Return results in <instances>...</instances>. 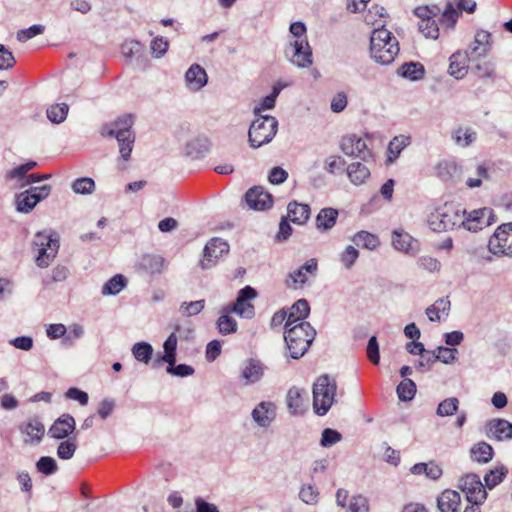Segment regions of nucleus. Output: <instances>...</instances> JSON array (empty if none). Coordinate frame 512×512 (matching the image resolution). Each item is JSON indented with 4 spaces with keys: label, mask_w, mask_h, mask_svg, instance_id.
<instances>
[{
    "label": "nucleus",
    "mask_w": 512,
    "mask_h": 512,
    "mask_svg": "<svg viewBox=\"0 0 512 512\" xmlns=\"http://www.w3.org/2000/svg\"><path fill=\"white\" fill-rule=\"evenodd\" d=\"M399 53V43L392 33L380 27L374 29L370 37V54L381 65L391 64Z\"/></svg>",
    "instance_id": "f257e3e1"
},
{
    "label": "nucleus",
    "mask_w": 512,
    "mask_h": 512,
    "mask_svg": "<svg viewBox=\"0 0 512 512\" xmlns=\"http://www.w3.org/2000/svg\"><path fill=\"white\" fill-rule=\"evenodd\" d=\"M315 336L316 330L309 322H299L285 327L284 339L290 357L293 359L301 358L308 351Z\"/></svg>",
    "instance_id": "f03ea898"
},
{
    "label": "nucleus",
    "mask_w": 512,
    "mask_h": 512,
    "mask_svg": "<svg viewBox=\"0 0 512 512\" xmlns=\"http://www.w3.org/2000/svg\"><path fill=\"white\" fill-rule=\"evenodd\" d=\"M133 125V115L127 114L119 117L113 123L103 127L102 134L108 137H115L119 144L121 157L127 161L130 158L135 135L131 131Z\"/></svg>",
    "instance_id": "7ed1b4c3"
},
{
    "label": "nucleus",
    "mask_w": 512,
    "mask_h": 512,
    "mask_svg": "<svg viewBox=\"0 0 512 512\" xmlns=\"http://www.w3.org/2000/svg\"><path fill=\"white\" fill-rule=\"evenodd\" d=\"M336 390V381L329 375L324 374L317 378L312 391L313 409L317 415L323 416L329 411L335 402Z\"/></svg>",
    "instance_id": "20e7f679"
},
{
    "label": "nucleus",
    "mask_w": 512,
    "mask_h": 512,
    "mask_svg": "<svg viewBox=\"0 0 512 512\" xmlns=\"http://www.w3.org/2000/svg\"><path fill=\"white\" fill-rule=\"evenodd\" d=\"M463 213L460 207L445 203L433 212L428 220L430 228L435 232H444L462 227Z\"/></svg>",
    "instance_id": "39448f33"
},
{
    "label": "nucleus",
    "mask_w": 512,
    "mask_h": 512,
    "mask_svg": "<svg viewBox=\"0 0 512 512\" xmlns=\"http://www.w3.org/2000/svg\"><path fill=\"white\" fill-rule=\"evenodd\" d=\"M256 117L248 131V141L252 148L270 143L278 129V121L275 117L270 115Z\"/></svg>",
    "instance_id": "423d86ee"
},
{
    "label": "nucleus",
    "mask_w": 512,
    "mask_h": 512,
    "mask_svg": "<svg viewBox=\"0 0 512 512\" xmlns=\"http://www.w3.org/2000/svg\"><path fill=\"white\" fill-rule=\"evenodd\" d=\"M458 488L472 505L480 506L487 498V492L478 475L470 473L459 479Z\"/></svg>",
    "instance_id": "0eeeda50"
},
{
    "label": "nucleus",
    "mask_w": 512,
    "mask_h": 512,
    "mask_svg": "<svg viewBox=\"0 0 512 512\" xmlns=\"http://www.w3.org/2000/svg\"><path fill=\"white\" fill-rule=\"evenodd\" d=\"M489 251L497 256L512 257V222L500 225L488 242Z\"/></svg>",
    "instance_id": "6e6552de"
},
{
    "label": "nucleus",
    "mask_w": 512,
    "mask_h": 512,
    "mask_svg": "<svg viewBox=\"0 0 512 512\" xmlns=\"http://www.w3.org/2000/svg\"><path fill=\"white\" fill-rule=\"evenodd\" d=\"M51 192V186L46 184L42 186L31 187L15 197L16 209L21 213H29L43 199L47 198Z\"/></svg>",
    "instance_id": "1a4fd4ad"
},
{
    "label": "nucleus",
    "mask_w": 512,
    "mask_h": 512,
    "mask_svg": "<svg viewBox=\"0 0 512 512\" xmlns=\"http://www.w3.org/2000/svg\"><path fill=\"white\" fill-rule=\"evenodd\" d=\"M257 296L256 290L251 286H245L237 295L235 302L228 307L223 308V312L235 313L240 317L250 319L254 316V306L250 303Z\"/></svg>",
    "instance_id": "9d476101"
},
{
    "label": "nucleus",
    "mask_w": 512,
    "mask_h": 512,
    "mask_svg": "<svg viewBox=\"0 0 512 512\" xmlns=\"http://www.w3.org/2000/svg\"><path fill=\"white\" fill-rule=\"evenodd\" d=\"M285 54L290 62L297 67L306 68L312 63V50L307 39H295L285 49Z\"/></svg>",
    "instance_id": "9b49d317"
},
{
    "label": "nucleus",
    "mask_w": 512,
    "mask_h": 512,
    "mask_svg": "<svg viewBox=\"0 0 512 512\" xmlns=\"http://www.w3.org/2000/svg\"><path fill=\"white\" fill-rule=\"evenodd\" d=\"M340 149L345 155L359 158L362 161H368L372 158V152L368 149L366 142L356 134L342 137Z\"/></svg>",
    "instance_id": "f8f14e48"
},
{
    "label": "nucleus",
    "mask_w": 512,
    "mask_h": 512,
    "mask_svg": "<svg viewBox=\"0 0 512 512\" xmlns=\"http://www.w3.org/2000/svg\"><path fill=\"white\" fill-rule=\"evenodd\" d=\"M495 222V216L493 210L488 207L473 210L463 213V224L462 227L471 232H477Z\"/></svg>",
    "instance_id": "ddd939ff"
},
{
    "label": "nucleus",
    "mask_w": 512,
    "mask_h": 512,
    "mask_svg": "<svg viewBox=\"0 0 512 512\" xmlns=\"http://www.w3.org/2000/svg\"><path fill=\"white\" fill-rule=\"evenodd\" d=\"M266 369L259 359L248 358L240 366L239 378L245 386L254 385L262 380Z\"/></svg>",
    "instance_id": "4468645a"
},
{
    "label": "nucleus",
    "mask_w": 512,
    "mask_h": 512,
    "mask_svg": "<svg viewBox=\"0 0 512 512\" xmlns=\"http://www.w3.org/2000/svg\"><path fill=\"white\" fill-rule=\"evenodd\" d=\"M229 252V245L221 238H212L204 247L203 259L200 264L203 269L214 266L218 259Z\"/></svg>",
    "instance_id": "2eb2a0df"
},
{
    "label": "nucleus",
    "mask_w": 512,
    "mask_h": 512,
    "mask_svg": "<svg viewBox=\"0 0 512 512\" xmlns=\"http://www.w3.org/2000/svg\"><path fill=\"white\" fill-rule=\"evenodd\" d=\"M457 9L452 2H447L444 11L442 12L440 21L449 28H454L460 11L473 13L476 9V2L474 0H455Z\"/></svg>",
    "instance_id": "dca6fc26"
},
{
    "label": "nucleus",
    "mask_w": 512,
    "mask_h": 512,
    "mask_svg": "<svg viewBox=\"0 0 512 512\" xmlns=\"http://www.w3.org/2000/svg\"><path fill=\"white\" fill-rule=\"evenodd\" d=\"M277 406L272 401H261L251 412L253 421L261 428H267L276 419Z\"/></svg>",
    "instance_id": "f3484780"
},
{
    "label": "nucleus",
    "mask_w": 512,
    "mask_h": 512,
    "mask_svg": "<svg viewBox=\"0 0 512 512\" xmlns=\"http://www.w3.org/2000/svg\"><path fill=\"white\" fill-rule=\"evenodd\" d=\"M247 205L258 211L269 209L273 204L272 195L261 186H254L245 193Z\"/></svg>",
    "instance_id": "a211bd4d"
},
{
    "label": "nucleus",
    "mask_w": 512,
    "mask_h": 512,
    "mask_svg": "<svg viewBox=\"0 0 512 512\" xmlns=\"http://www.w3.org/2000/svg\"><path fill=\"white\" fill-rule=\"evenodd\" d=\"M318 270V263L315 258L306 261L301 267L291 272L285 283L288 287L297 289L307 282V274L315 275Z\"/></svg>",
    "instance_id": "6ab92c4d"
},
{
    "label": "nucleus",
    "mask_w": 512,
    "mask_h": 512,
    "mask_svg": "<svg viewBox=\"0 0 512 512\" xmlns=\"http://www.w3.org/2000/svg\"><path fill=\"white\" fill-rule=\"evenodd\" d=\"M75 419L70 414L57 418L48 430V435L54 439H65L75 430Z\"/></svg>",
    "instance_id": "aec40b11"
},
{
    "label": "nucleus",
    "mask_w": 512,
    "mask_h": 512,
    "mask_svg": "<svg viewBox=\"0 0 512 512\" xmlns=\"http://www.w3.org/2000/svg\"><path fill=\"white\" fill-rule=\"evenodd\" d=\"M392 245L405 254L415 255L419 251V242L404 230L393 231Z\"/></svg>",
    "instance_id": "412c9836"
},
{
    "label": "nucleus",
    "mask_w": 512,
    "mask_h": 512,
    "mask_svg": "<svg viewBox=\"0 0 512 512\" xmlns=\"http://www.w3.org/2000/svg\"><path fill=\"white\" fill-rule=\"evenodd\" d=\"M306 392L298 387H291L286 395V405L291 415H302L306 410Z\"/></svg>",
    "instance_id": "4be33fe9"
},
{
    "label": "nucleus",
    "mask_w": 512,
    "mask_h": 512,
    "mask_svg": "<svg viewBox=\"0 0 512 512\" xmlns=\"http://www.w3.org/2000/svg\"><path fill=\"white\" fill-rule=\"evenodd\" d=\"M490 38L491 34L488 31H477L474 37V41L469 47V57L472 59L485 57L491 47Z\"/></svg>",
    "instance_id": "5701e85b"
},
{
    "label": "nucleus",
    "mask_w": 512,
    "mask_h": 512,
    "mask_svg": "<svg viewBox=\"0 0 512 512\" xmlns=\"http://www.w3.org/2000/svg\"><path fill=\"white\" fill-rule=\"evenodd\" d=\"M487 436L498 441L512 438V423L505 419H494L487 424Z\"/></svg>",
    "instance_id": "b1692460"
},
{
    "label": "nucleus",
    "mask_w": 512,
    "mask_h": 512,
    "mask_svg": "<svg viewBox=\"0 0 512 512\" xmlns=\"http://www.w3.org/2000/svg\"><path fill=\"white\" fill-rule=\"evenodd\" d=\"M470 57L467 51H456L450 56L448 72L455 79H462L468 71V61Z\"/></svg>",
    "instance_id": "393cba45"
},
{
    "label": "nucleus",
    "mask_w": 512,
    "mask_h": 512,
    "mask_svg": "<svg viewBox=\"0 0 512 512\" xmlns=\"http://www.w3.org/2000/svg\"><path fill=\"white\" fill-rule=\"evenodd\" d=\"M185 81L190 90L198 91L207 84L208 76L204 68L193 64L185 74Z\"/></svg>",
    "instance_id": "a878e982"
},
{
    "label": "nucleus",
    "mask_w": 512,
    "mask_h": 512,
    "mask_svg": "<svg viewBox=\"0 0 512 512\" xmlns=\"http://www.w3.org/2000/svg\"><path fill=\"white\" fill-rule=\"evenodd\" d=\"M461 496L455 490L447 489L437 498V506L440 512H459Z\"/></svg>",
    "instance_id": "bb28decb"
},
{
    "label": "nucleus",
    "mask_w": 512,
    "mask_h": 512,
    "mask_svg": "<svg viewBox=\"0 0 512 512\" xmlns=\"http://www.w3.org/2000/svg\"><path fill=\"white\" fill-rule=\"evenodd\" d=\"M310 207L308 204L290 202L287 206V217L295 224L302 225L307 222L310 217Z\"/></svg>",
    "instance_id": "cd10ccee"
},
{
    "label": "nucleus",
    "mask_w": 512,
    "mask_h": 512,
    "mask_svg": "<svg viewBox=\"0 0 512 512\" xmlns=\"http://www.w3.org/2000/svg\"><path fill=\"white\" fill-rule=\"evenodd\" d=\"M310 307L306 299L297 300L288 313V318L285 327L305 322L304 319L309 315Z\"/></svg>",
    "instance_id": "c85d7f7f"
},
{
    "label": "nucleus",
    "mask_w": 512,
    "mask_h": 512,
    "mask_svg": "<svg viewBox=\"0 0 512 512\" xmlns=\"http://www.w3.org/2000/svg\"><path fill=\"white\" fill-rule=\"evenodd\" d=\"M32 244L36 248L44 247L49 251L55 248V251L58 252L60 247L59 235L56 232L40 231L35 234Z\"/></svg>",
    "instance_id": "c756f323"
},
{
    "label": "nucleus",
    "mask_w": 512,
    "mask_h": 512,
    "mask_svg": "<svg viewBox=\"0 0 512 512\" xmlns=\"http://www.w3.org/2000/svg\"><path fill=\"white\" fill-rule=\"evenodd\" d=\"M451 303L449 299L440 298L434 304L426 308L425 313L431 322H440L441 316L447 317L449 315Z\"/></svg>",
    "instance_id": "7c9ffc66"
},
{
    "label": "nucleus",
    "mask_w": 512,
    "mask_h": 512,
    "mask_svg": "<svg viewBox=\"0 0 512 512\" xmlns=\"http://www.w3.org/2000/svg\"><path fill=\"white\" fill-rule=\"evenodd\" d=\"M338 210L323 208L316 216V227L320 231H328L334 227L338 218Z\"/></svg>",
    "instance_id": "2f4dec72"
},
{
    "label": "nucleus",
    "mask_w": 512,
    "mask_h": 512,
    "mask_svg": "<svg viewBox=\"0 0 512 512\" xmlns=\"http://www.w3.org/2000/svg\"><path fill=\"white\" fill-rule=\"evenodd\" d=\"M347 175L354 185H361L370 176V170L361 162H353L347 167Z\"/></svg>",
    "instance_id": "473e14b6"
},
{
    "label": "nucleus",
    "mask_w": 512,
    "mask_h": 512,
    "mask_svg": "<svg viewBox=\"0 0 512 512\" xmlns=\"http://www.w3.org/2000/svg\"><path fill=\"white\" fill-rule=\"evenodd\" d=\"M397 73L403 78H407L411 81H417L423 78L425 69L419 62H407L398 68Z\"/></svg>",
    "instance_id": "72a5a7b5"
},
{
    "label": "nucleus",
    "mask_w": 512,
    "mask_h": 512,
    "mask_svg": "<svg viewBox=\"0 0 512 512\" xmlns=\"http://www.w3.org/2000/svg\"><path fill=\"white\" fill-rule=\"evenodd\" d=\"M410 471L414 475L424 474L427 478L437 480L442 475V469L434 462L414 464Z\"/></svg>",
    "instance_id": "f704fd0d"
},
{
    "label": "nucleus",
    "mask_w": 512,
    "mask_h": 512,
    "mask_svg": "<svg viewBox=\"0 0 512 512\" xmlns=\"http://www.w3.org/2000/svg\"><path fill=\"white\" fill-rule=\"evenodd\" d=\"M409 144H410V137H408V136L400 135V136L394 137L388 145L387 161L390 163L394 162L399 157L402 150Z\"/></svg>",
    "instance_id": "c9c22d12"
},
{
    "label": "nucleus",
    "mask_w": 512,
    "mask_h": 512,
    "mask_svg": "<svg viewBox=\"0 0 512 512\" xmlns=\"http://www.w3.org/2000/svg\"><path fill=\"white\" fill-rule=\"evenodd\" d=\"M126 286L127 279L122 274H116L103 285L101 293L104 296L117 295Z\"/></svg>",
    "instance_id": "e433bc0d"
},
{
    "label": "nucleus",
    "mask_w": 512,
    "mask_h": 512,
    "mask_svg": "<svg viewBox=\"0 0 512 512\" xmlns=\"http://www.w3.org/2000/svg\"><path fill=\"white\" fill-rule=\"evenodd\" d=\"M164 259L158 255L146 254L139 260V267L151 274L159 273L163 267Z\"/></svg>",
    "instance_id": "4c0bfd02"
},
{
    "label": "nucleus",
    "mask_w": 512,
    "mask_h": 512,
    "mask_svg": "<svg viewBox=\"0 0 512 512\" xmlns=\"http://www.w3.org/2000/svg\"><path fill=\"white\" fill-rule=\"evenodd\" d=\"M476 132L471 128L459 127L452 132V139L456 145L468 147L476 140Z\"/></svg>",
    "instance_id": "58836bf2"
},
{
    "label": "nucleus",
    "mask_w": 512,
    "mask_h": 512,
    "mask_svg": "<svg viewBox=\"0 0 512 512\" xmlns=\"http://www.w3.org/2000/svg\"><path fill=\"white\" fill-rule=\"evenodd\" d=\"M23 432L30 437L29 440H25L26 443L33 441L40 442L44 436L45 428L40 420L32 419L25 425Z\"/></svg>",
    "instance_id": "ea45409f"
},
{
    "label": "nucleus",
    "mask_w": 512,
    "mask_h": 512,
    "mask_svg": "<svg viewBox=\"0 0 512 512\" xmlns=\"http://www.w3.org/2000/svg\"><path fill=\"white\" fill-rule=\"evenodd\" d=\"M472 458L480 463H487L493 457V449L486 442H480L471 449Z\"/></svg>",
    "instance_id": "a19ab883"
},
{
    "label": "nucleus",
    "mask_w": 512,
    "mask_h": 512,
    "mask_svg": "<svg viewBox=\"0 0 512 512\" xmlns=\"http://www.w3.org/2000/svg\"><path fill=\"white\" fill-rule=\"evenodd\" d=\"M352 241L357 246H362L369 250H374L375 248L378 247V245L380 243L379 239L376 235L371 234L367 231H360V232L356 233L353 236Z\"/></svg>",
    "instance_id": "79ce46f5"
},
{
    "label": "nucleus",
    "mask_w": 512,
    "mask_h": 512,
    "mask_svg": "<svg viewBox=\"0 0 512 512\" xmlns=\"http://www.w3.org/2000/svg\"><path fill=\"white\" fill-rule=\"evenodd\" d=\"M207 150H208L207 140L201 139V138H196V139L189 141L185 147L186 154L194 159H197V158H200L201 156H203Z\"/></svg>",
    "instance_id": "37998d69"
},
{
    "label": "nucleus",
    "mask_w": 512,
    "mask_h": 512,
    "mask_svg": "<svg viewBox=\"0 0 512 512\" xmlns=\"http://www.w3.org/2000/svg\"><path fill=\"white\" fill-rule=\"evenodd\" d=\"M164 354L160 357L158 362H176V349H177V336L171 333L163 344Z\"/></svg>",
    "instance_id": "c03bdc74"
},
{
    "label": "nucleus",
    "mask_w": 512,
    "mask_h": 512,
    "mask_svg": "<svg viewBox=\"0 0 512 512\" xmlns=\"http://www.w3.org/2000/svg\"><path fill=\"white\" fill-rule=\"evenodd\" d=\"M397 395L401 401H410L416 393V384L413 380L405 378L397 386Z\"/></svg>",
    "instance_id": "a18cd8bd"
},
{
    "label": "nucleus",
    "mask_w": 512,
    "mask_h": 512,
    "mask_svg": "<svg viewBox=\"0 0 512 512\" xmlns=\"http://www.w3.org/2000/svg\"><path fill=\"white\" fill-rule=\"evenodd\" d=\"M132 354L137 361L147 364L151 360L153 348L147 342H138L134 344Z\"/></svg>",
    "instance_id": "49530a36"
},
{
    "label": "nucleus",
    "mask_w": 512,
    "mask_h": 512,
    "mask_svg": "<svg viewBox=\"0 0 512 512\" xmlns=\"http://www.w3.org/2000/svg\"><path fill=\"white\" fill-rule=\"evenodd\" d=\"M68 111L69 106L67 104H55L47 109V117L51 122L59 124L66 119Z\"/></svg>",
    "instance_id": "de8ad7c7"
},
{
    "label": "nucleus",
    "mask_w": 512,
    "mask_h": 512,
    "mask_svg": "<svg viewBox=\"0 0 512 512\" xmlns=\"http://www.w3.org/2000/svg\"><path fill=\"white\" fill-rule=\"evenodd\" d=\"M459 406V400L456 397H449L439 403L436 414L440 417H447L454 415Z\"/></svg>",
    "instance_id": "09e8293b"
},
{
    "label": "nucleus",
    "mask_w": 512,
    "mask_h": 512,
    "mask_svg": "<svg viewBox=\"0 0 512 512\" xmlns=\"http://www.w3.org/2000/svg\"><path fill=\"white\" fill-rule=\"evenodd\" d=\"M77 449L76 437L62 441L57 448V456L62 460L71 459Z\"/></svg>",
    "instance_id": "8fccbe9b"
},
{
    "label": "nucleus",
    "mask_w": 512,
    "mask_h": 512,
    "mask_svg": "<svg viewBox=\"0 0 512 512\" xmlns=\"http://www.w3.org/2000/svg\"><path fill=\"white\" fill-rule=\"evenodd\" d=\"M71 187H72V190L74 193L87 195V194H91L94 192L95 182L90 177H82V178L76 179L72 183Z\"/></svg>",
    "instance_id": "3c124183"
},
{
    "label": "nucleus",
    "mask_w": 512,
    "mask_h": 512,
    "mask_svg": "<svg viewBox=\"0 0 512 512\" xmlns=\"http://www.w3.org/2000/svg\"><path fill=\"white\" fill-rule=\"evenodd\" d=\"M437 175L443 181H449L453 179V177L458 173L459 169L455 162L453 161H444L437 165L436 167Z\"/></svg>",
    "instance_id": "603ef678"
},
{
    "label": "nucleus",
    "mask_w": 512,
    "mask_h": 512,
    "mask_svg": "<svg viewBox=\"0 0 512 512\" xmlns=\"http://www.w3.org/2000/svg\"><path fill=\"white\" fill-rule=\"evenodd\" d=\"M205 307V300H197L192 302H182L179 307V312L184 317L196 316L202 312Z\"/></svg>",
    "instance_id": "864d4df0"
},
{
    "label": "nucleus",
    "mask_w": 512,
    "mask_h": 512,
    "mask_svg": "<svg viewBox=\"0 0 512 512\" xmlns=\"http://www.w3.org/2000/svg\"><path fill=\"white\" fill-rule=\"evenodd\" d=\"M217 320V328L222 335H228L237 331V322L227 312H223Z\"/></svg>",
    "instance_id": "5fc2aeb1"
},
{
    "label": "nucleus",
    "mask_w": 512,
    "mask_h": 512,
    "mask_svg": "<svg viewBox=\"0 0 512 512\" xmlns=\"http://www.w3.org/2000/svg\"><path fill=\"white\" fill-rule=\"evenodd\" d=\"M36 468L40 473L44 475H52L57 471L58 465L54 458L49 456H42L36 462Z\"/></svg>",
    "instance_id": "6e6d98bb"
},
{
    "label": "nucleus",
    "mask_w": 512,
    "mask_h": 512,
    "mask_svg": "<svg viewBox=\"0 0 512 512\" xmlns=\"http://www.w3.org/2000/svg\"><path fill=\"white\" fill-rule=\"evenodd\" d=\"M299 497L304 503L315 505L318 502L319 491L314 485H303L300 489Z\"/></svg>",
    "instance_id": "4d7b16f0"
},
{
    "label": "nucleus",
    "mask_w": 512,
    "mask_h": 512,
    "mask_svg": "<svg viewBox=\"0 0 512 512\" xmlns=\"http://www.w3.org/2000/svg\"><path fill=\"white\" fill-rule=\"evenodd\" d=\"M419 31L426 37L431 39H437L439 36V27L435 19H429L426 21H419Z\"/></svg>",
    "instance_id": "13d9d810"
},
{
    "label": "nucleus",
    "mask_w": 512,
    "mask_h": 512,
    "mask_svg": "<svg viewBox=\"0 0 512 512\" xmlns=\"http://www.w3.org/2000/svg\"><path fill=\"white\" fill-rule=\"evenodd\" d=\"M37 250L38 255L36 256L35 261L37 266L40 268H47L58 254V252L55 251V248H52V251H49L44 247L37 248Z\"/></svg>",
    "instance_id": "bf43d9fd"
},
{
    "label": "nucleus",
    "mask_w": 512,
    "mask_h": 512,
    "mask_svg": "<svg viewBox=\"0 0 512 512\" xmlns=\"http://www.w3.org/2000/svg\"><path fill=\"white\" fill-rule=\"evenodd\" d=\"M507 470L504 467L490 470L484 477L485 485L488 489L497 486L506 476Z\"/></svg>",
    "instance_id": "052dcab7"
},
{
    "label": "nucleus",
    "mask_w": 512,
    "mask_h": 512,
    "mask_svg": "<svg viewBox=\"0 0 512 512\" xmlns=\"http://www.w3.org/2000/svg\"><path fill=\"white\" fill-rule=\"evenodd\" d=\"M435 351L437 361H441L444 364H452L457 360L458 350L456 348L439 346Z\"/></svg>",
    "instance_id": "680f3d73"
},
{
    "label": "nucleus",
    "mask_w": 512,
    "mask_h": 512,
    "mask_svg": "<svg viewBox=\"0 0 512 512\" xmlns=\"http://www.w3.org/2000/svg\"><path fill=\"white\" fill-rule=\"evenodd\" d=\"M37 166V162L35 161H29L25 164H22L10 171L7 172L6 178L7 179H13L18 178L20 180H23L27 177V173L35 168Z\"/></svg>",
    "instance_id": "e2e57ef3"
},
{
    "label": "nucleus",
    "mask_w": 512,
    "mask_h": 512,
    "mask_svg": "<svg viewBox=\"0 0 512 512\" xmlns=\"http://www.w3.org/2000/svg\"><path fill=\"white\" fill-rule=\"evenodd\" d=\"M168 366L166 368V372L168 374L178 376V377H187L194 374V368L187 364H179L175 365L176 362H167Z\"/></svg>",
    "instance_id": "0e129e2a"
},
{
    "label": "nucleus",
    "mask_w": 512,
    "mask_h": 512,
    "mask_svg": "<svg viewBox=\"0 0 512 512\" xmlns=\"http://www.w3.org/2000/svg\"><path fill=\"white\" fill-rule=\"evenodd\" d=\"M347 512H369L367 498L362 495L351 497Z\"/></svg>",
    "instance_id": "69168bd1"
},
{
    "label": "nucleus",
    "mask_w": 512,
    "mask_h": 512,
    "mask_svg": "<svg viewBox=\"0 0 512 512\" xmlns=\"http://www.w3.org/2000/svg\"><path fill=\"white\" fill-rule=\"evenodd\" d=\"M359 256L358 250L354 246H347L340 255V260L345 268L350 269Z\"/></svg>",
    "instance_id": "338daca9"
},
{
    "label": "nucleus",
    "mask_w": 512,
    "mask_h": 512,
    "mask_svg": "<svg viewBox=\"0 0 512 512\" xmlns=\"http://www.w3.org/2000/svg\"><path fill=\"white\" fill-rule=\"evenodd\" d=\"M346 162L341 156L331 155L325 159L324 169L330 173L334 174L337 170H341L344 168Z\"/></svg>",
    "instance_id": "774afa93"
}]
</instances>
